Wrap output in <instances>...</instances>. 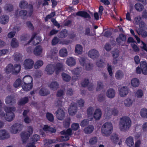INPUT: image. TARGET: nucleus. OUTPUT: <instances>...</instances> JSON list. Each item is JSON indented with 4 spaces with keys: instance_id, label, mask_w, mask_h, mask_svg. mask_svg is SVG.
I'll list each match as a JSON object with an SVG mask.
<instances>
[{
    "instance_id": "obj_34",
    "label": "nucleus",
    "mask_w": 147,
    "mask_h": 147,
    "mask_svg": "<svg viewBox=\"0 0 147 147\" xmlns=\"http://www.w3.org/2000/svg\"><path fill=\"white\" fill-rule=\"evenodd\" d=\"M32 84H26L24 83L22 86V89L25 91H28L31 90L32 87Z\"/></svg>"
},
{
    "instance_id": "obj_45",
    "label": "nucleus",
    "mask_w": 147,
    "mask_h": 147,
    "mask_svg": "<svg viewBox=\"0 0 147 147\" xmlns=\"http://www.w3.org/2000/svg\"><path fill=\"white\" fill-rule=\"evenodd\" d=\"M133 102V100L129 98L126 99L124 101L125 105L127 107H129L131 106L132 105Z\"/></svg>"
},
{
    "instance_id": "obj_8",
    "label": "nucleus",
    "mask_w": 147,
    "mask_h": 147,
    "mask_svg": "<svg viewBox=\"0 0 147 147\" xmlns=\"http://www.w3.org/2000/svg\"><path fill=\"white\" fill-rule=\"evenodd\" d=\"M36 34H34L28 42L24 45V46H26L28 45L29 43L33 40V44L34 45H36L38 44L40 41V38L38 36H35Z\"/></svg>"
},
{
    "instance_id": "obj_18",
    "label": "nucleus",
    "mask_w": 147,
    "mask_h": 147,
    "mask_svg": "<svg viewBox=\"0 0 147 147\" xmlns=\"http://www.w3.org/2000/svg\"><path fill=\"white\" fill-rule=\"evenodd\" d=\"M119 113V111L116 109H108L107 111V115L108 116H110L111 115L114 116H117Z\"/></svg>"
},
{
    "instance_id": "obj_20",
    "label": "nucleus",
    "mask_w": 147,
    "mask_h": 147,
    "mask_svg": "<svg viewBox=\"0 0 147 147\" xmlns=\"http://www.w3.org/2000/svg\"><path fill=\"white\" fill-rule=\"evenodd\" d=\"M76 15L85 18H87L89 19L91 18L90 15L87 12L84 11H79L76 13Z\"/></svg>"
},
{
    "instance_id": "obj_55",
    "label": "nucleus",
    "mask_w": 147,
    "mask_h": 147,
    "mask_svg": "<svg viewBox=\"0 0 147 147\" xmlns=\"http://www.w3.org/2000/svg\"><path fill=\"white\" fill-rule=\"evenodd\" d=\"M70 119L69 117L66 118L63 122V125L66 128H68L70 125Z\"/></svg>"
},
{
    "instance_id": "obj_52",
    "label": "nucleus",
    "mask_w": 147,
    "mask_h": 147,
    "mask_svg": "<svg viewBox=\"0 0 147 147\" xmlns=\"http://www.w3.org/2000/svg\"><path fill=\"white\" fill-rule=\"evenodd\" d=\"M139 28L137 29L138 30H143L144 29H146L147 28V26L143 22H141L139 24Z\"/></svg>"
},
{
    "instance_id": "obj_36",
    "label": "nucleus",
    "mask_w": 147,
    "mask_h": 147,
    "mask_svg": "<svg viewBox=\"0 0 147 147\" xmlns=\"http://www.w3.org/2000/svg\"><path fill=\"white\" fill-rule=\"evenodd\" d=\"M67 35V31L65 29L62 30L58 34V37L61 38H64Z\"/></svg>"
},
{
    "instance_id": "obj_42",
    "label": "nucleus",
    "mask_w": 147,
    "mask_h": 147,
    "mask_svg": "<svg viewBox=\"0 0 147 147\" xmlns=\"http://www.w3.org/2000/svg\"><path fill=\"white\" fill-rule=\"evenodd\" d=\"M61 76L63 80L66 82H69L71 79V77L65 73L62 74Z\"/></svg>"
},
{
    "instance_id": "obj_24",
    "label": "nucleus",
    "mask_w": 147,
    "mask_h": 147,
    "mask_svg": "<svg viewBox=\"0 0 147 147\" xmlns=\"http://www.w3.org/2000/svg\"><path fill=\"white\" fill-rule=\"evenodd\" d=\"M66 62L67 64L70 66H74L76 63L75 59L72 57H70L68 58Z\"/></svg>"
},
{
    "instance_id": "obj_23",
    "label": "nucleus",
    "mask_w": 147,
    "mask_h": 147,
    "mask_svg": "<svg viewBox=\"0 0 147 147\" xmlns=\"http://www.w3.org/2000/svg\"><path fill=\"white\" fill-rule=\"evenodd\" d=\"M125 143L129 147H133L134 146V140L132 137H128L125 141Z\"/></svg>"
},
{
    "instance_id": "obj_38",
    "label": "nucleus",
    "mask_w": 147,
    "mask_h": 147,
    "mask_svg": "<svg viewBox=\"0 0 147 147\" xmlns=\"http://www.w3.org/2000/svg\"><path fill=\"white\" fill-rule=\"evenodd\" d=\"M83 51L82 46L79 44H77L76 46L75 52L78 54H81Z\"/></svg>"
},
{
    "instance_id": "obj_51",
    "label": "nucleus",
    "mask_w": 147,
    "mask_h": 147,
    "mask_svg": "<svg viewBox=\"0 0 147 147\" xmlns=\"http://www.w3.org/2000/svg\"><path fill=\"white\" fill-rule=\"evenodd\" d=\"M135 8L138 11H141L144 8L143 5L140 3H137L135 5Z\"/></svg>"
},
{
    "instance_id": "obj_13",
    "label": "nucleus",
    "mask_w": 147,
    "mask_h": 147,
    "mask_svg": "<svg viewBox=\"0 0 147 147\" xmlns=\"http://www.w3.org/2000/svg\"><path fill=\"white\" fill-rule=\"evenodd\" d=\"M10 135L5 129L0 130V140H4L9 138Z\"/></svg>"
},
{
    "instance_id": "obj_57",
    "label": "nucleus",
    "mask_w": 147,
    "mask_h": 147,
    "mask_svg": "<svg viewBox=\"0 0 147 147\" xmlns=\"http://www.w3.org/2000/svg\"><path fill=\"white\" fill-rule=\"evenodd\" d=\"M104 88V85L103 83L101 82H98L97 84V87L96 88V91H99L102 89Z\"/></svg>"
},
{
    "instance_id": "obj_63",
    "label": "nucleus",
    "mask_w": 147,
    "mask_h": 147,
    "mask_svg": "<svg viewBox=\"0 0 147 147\" xmlns=\"http://www.w3.org/2000/svg\"><path fill=\"white\" fill-rule=\"evenodd\" d=\"M89 123V120L87 119H85L81 121L80 125L82 127H84L88 124Z\"/></svg>"
},
{
    "instance_id": "obj_62",
    "label": "nucleus",
    "mask_w": 147,
    "mask_h": 147,
    "mask_svg": "<svg viewBox=\"0 0 147 147\" xmlns=\"http://www.w3.org/2000/svg\"><path fill=\"white\" fill-rule=\"evenodd\" d=\"M22 57V55L18 53H16L14 56V60L18 61L20 60Z\"/></svg>"
},
{
    "instance_id": "obj_21",
    "label": "nucleus",
    "mask_w": 147,
    "mask_h": 147,
    "mask_svg": "<svg viewBox=\"0 0 147 147\" xmlns=\"http://www.w3.org/2000/svg\"><path fill=\"white\" fill-rule=\"evenodd\" d=\"M102 115L101 110L100 109H96L95 111L93 116L96 120H98L101 118Z\"/></svg>"
},
{
    "instance_id": "obj_35",
    "label": "nucleus",
    "mask_w": 147,
    "mask_h": 147,
    "mask_svg": "<svg viewBox=\"0 0 147 147\" xmlns=\"http://www.w3.org/2000/svg\"><path fill=\"white\" fill-rule=\"evenodd\" d=\"M39 93L40 95L45 96L48 95L49 93V92L47 89L42 88L40 90Z\"/></svg>"
},
{
    "instance_id": "obj_28",
    "label": "nucleus",
    "mask_w": 147,
    "mask_h": 147,
    "mask_svg": "<svg viewBox=\"0 0 147 147\" xmlns=\"http://www.w3.org/2000/svg\"><path fill=\"white\" fill-rule=\"evenodd\" d=\"M15 116L13 113H6L5 118V119L8 121H11L13 120Z\"/></svg>"
},
{
    "instance_id": "obj_7",
    "label": "nucleus",
    "mask_w": 147,
    "mask_h": 147,
    "mask_svg": "<svg viewBox=\"0 0 147 147\" xmlns=\"http://www.w3.org/2000/svg\"><path fill=\"white\" fill-rule=\"evenodd\" d=\"M22 125L18 123H15L13 125L11 128L10 131L13 134H16L19 131L22 130Z\"/></svg>"
},
{
    "instance_id": "obj_29",
    "label": "nucleus",
    "mask_w": 147,
    "mask_h": 147,
    "mask_svg": "<svg viewBox=\"0 0 147 147\" xmlns=\"http://www.w3.org/2000/svg\"><path fill=\"white\" fill-rule=\"evenodd\" d=\"M30 134L27 132H23L21 134L22 141L23 143L26 142L30 136Z\"/></svg>"
},
{
    "instance_id": "obj_53",
    "label": "nucleus",
    "mask_w": 147,
    "mask_h": 147,
    "mask_svg": "<svg viewBox=\"0 0 147 147\" xmlns=\"http://www.w3.org/2000/svg\"><path fill=\"white\" fill-rule=\"evenodd\" d=\"M93 109L92 107H90L88 108L87 111V114L88 116V117H91L92 119L93 116Z\"/></svg>"
},
{
    "instance_id": "obj_59",
    "label": "nucleus",
    "mask_w": 147,
    "mask_h": 147,
    "mask_svg": "<svg viewBox=\"0 0 147 147\" xmlns=\"http://www.w3.org/2000/svg\"><path fill=\"white\" fill-rule=\"evenodd\" d=\"M46 117L47 119L51 122L53 121L54 120V117L53 115L49 113H47Z\"/></svg>"
},
{
    "instance_id": "obj_64",
    "label": "nucleus",
    "mask_w": 147,
    "mask_h": 147,
    "mask_svg": "<svg viewBox=\"0 0 147 147\" xmlns=\"http://www.w3.org/2000/svg\"><path fill=\"white\" fill-rule=\"evenodd\" d=\"M135 95L138 98H141L143 95L142 91L141 90H138L136 92Z\"/></svg>"
},
{
    "instance_id": "obj_30",
    "label": "nucleus",
    "mask_w": 147,
    "mask_h": 147,
    "mask_svg": "<svg viewBox=\"0 0 147 147\" xmlns=\"http://www.w3.org/2000/svg\"><path fill=\"white\" fill-rule=\"evenodd\" d=\"M94 129V127L92 125H89L84 129L85 133L88 134L91 133Z\"/></svg>"
},
{
    "instance_id": "obj_49",
    "label": "nucleus",
    "mask_w": 147,
    "mask_h": 147,
    "mask_svg": "<svg viewBox=\"0 0 147 147\" xmlns=\"http://www.w3.org/2000/svg\"><path fill=\"white\" fill-rule=\"evenodd\" d=\"M111 140L114 143H116L119 140L118 135L116 134H113L111 137Z\"/></svg>"
},
{
    "instance_id": "obj_54",
    "label": "nucleus",
    "mask_w": 147,
    "mask_h": 147,
    "mask_svg": "<svg viewBox=\"0 0 147 147\" xmlns=\"http://www.w3.org/2000/svg\"><path fill=\"white\" fill-rule=\"evenodd\" d=\"M59 54L61 56L64 57L67 55V51L65 49H62L59 51Z\"/></svg>"
},
{
    "instance_id": "obj_16",
    "label": "nucleus",
    "mask_w": 147,
    "mask_h": 147,
    "mask_svg": "<svg viewBox=\"0 0 147 147\" xmlns=\"http://www.w3.org/2000/svg\"><path fill=\"white\" fill-rule=\"evenodd\" d=\"M140 66L142 69V74L145 75H147V63L146 61H142L140 63Z\"/></svg>"
},
{
    "instance_id": "obj_27",
    "label": "nucleus",
    "mask_w": 147,
    "mask_h": 147,
    "mask_svg": "<svg viewBox=\"0 0 147 147\" xmlns=\"http://www.w3.org/2000/svg\"><path fill=\"white\" fill-rule=\"evenodd\" d=\"M21 69V65L18 64H16L13 66V74L17 75L18 74L20 71Z\"/></svg>"
},
{
    "instance_id": "obj_47",
    "label": "nucleus",
    "mask_w": 147,
    "mask_h": 147,
    "mask_svg": "<svg viewBox=\"0 0 147 147\" xmlns=\"http://www.w3.org/2000/svg\"><path fill=\"white\" fill-rule=\"evenodd\" d=\"M141 116L144 118H147V109L145 108L142 109L140 112Z\"/></svg>"
},
{
    "instance_id": "obj_43",
    "label": "nucleus",
    "mask_w": 147,
    "mask_h": 147,
    "mask_svg": "<svg viewBox=\"0 0 147 147\" xmlns=\"http://www.w3.org/2000/svg\"><path fill=\"white\" fill-rule=\"evenodd\" d=\"M136 31L139 35H141L142 37L145 38L147 36V32L144 30H138L137 29Z\"/></svg>"
},
{
    "instance_id": "obj_25",
    "label": "nucleus",
    "mask_w": 147,
    "mask_h": 147,
    "mask_svg": "<svg viewBox=\"0 0 147 147\" xmlns=\"http://www.w3.org/2000/svg\"><path fill=\"white\" fill-rule=\"evenodd\" d=\"M44 131L46 132L55 133L56 130L55 129L47 125H45L43 128Z\"/></svg>"
},
{
    "instance_id": "obj_19",
    "label": "nucleus",
    "mask_w": 147,
    "mask_h": 147,
    "mask_svg": "<svg viewBox=\"0 0 147 147\" xmlns=\"http://www.w3.org/2000/svg\"><path fill=\"white\" fill-rule=\"evenodd\" d=\"M45 70L47 74H52L55 71L54 66L53 64H49L47 66Z\"/></svg>"
},
{
    "instance_id": "obj_61",
    "label": "nucleus",
    "mask_w": 147,
    "mask_h": 147,
    "mask_svg": "<svg viewBox=\"0 0 147 147\" xmlns=\"http://www.w3.org/2000/svg\"><path fill=\"white\" fill-rule=\"evenodd\" d=\"M29 38V37L27 34H24L21 36L20 39L21 41H26Z\"/></svg>"
},
{
    "instance_id": "obj_48",
    "label": "nucleus",
    "mask_w": 147,
    "mask_h": 147,
    "mask_svg": "<svg viewBox=\"0 0 147 147\" xmlns=\"http://www.w3.org/2000/svg\"><path fill=\"white\" fill-rule=\"evenodd\" d=\"M13 66L11 64H8L6 67L5 69L6 72L7 74H9L11 72L13 73Z\"/></svg>"
},
{
    "instance_id": "obj_56",
    "label": "nucleus",
    "mask_w": 147,
    "mask_h": 147,
    "mask_svg": "<svg viewBox=\"0 0 147 147\" xmlns=\"http://www.w3.org/2000/svg\"><path fill=\"white\" fill-rule=\"evenodd\" d=\"M21 83V80L19 78L14 83L13 86L15 88H18L20 86Z\"/></svg>"
},
{
    "instance_id": "obj_2",
    "label": "nucleus",
    "mask_w": 147,
    "mask_h": 147,
    "mask_svg": "<svg viewBox=\"0 0 147 147\" xmlns=\"http://www.w3.org/2000/svg\"><path fill=\"white\" fill-rule=\"evenodd\" d=\"M113 127L112 124L109 122H107L103 125L101 127V132L104 136H108L112 133Z\"/></svg>"
},
{
    "instance_id": "obj_40",
    "label": "nucleus",
    "mask_w": 147,
    "mask_h": 147,
    "mask_svg": "<svg viewBox=\"0 0 147 147\" xmlns=\"http://www.w3.org/2000/svg\"><path fill=\"white\" fill-rule=\"evenodd\" d=\"M131 85L134 87H138L139 85V82L138 80L136 78L132 80L131 81Z\"/></svg>"
},
{
    "instance_id": "obj_15",
    "label": "nucleus",
    "mask_w": 147,
    "mask_h": 147,
    "mask_svg": "<svg viewBox=\"0 0 147 147\" xmlns=\"http://www.w3.org/2000/svg\"><path fill=\"white\" fill-rule=\"evenodd\" d=\"M40 139L39 135L36 134L33 136L32 138V142L28 144L27 147H36L34 146V143L38 141Z\"/></svg>"
},
{
    "instance_id": "obj_46",
    "label": "nucleus",
    "mask_w": 147,
    "mask_h": 147,
    "mask_svg": "<svg viewBox=\"0 0 147 147\" xmlns=\"http://www.w3.org/2000/svg\"><path fill=\"white\" fill-rule=\"evenodd\" d=\"M19 43L17 40L15 38H13L11 40V45L14 48L17 47H18Z\"/></svg>"
},
{
    "instance_id": "obj_31",
    "label": "nucleus",
    "mask_w": 147,
    "mask_h": 147,
    "mask_svg": "<svg viewBox=\"0 0 147 147\" xmlns=\"http://www.w3.org/2000/svg\"><path fill=\"white\" fill-rule=\"evenodd\" d=\"M24 83L26 84H32V77L29 76H25L23 79Z\"/></svg>"
},
{
    "instance_id": "obj_41",
    "label": "nucleus",
    "mask_w": 147,
    "mask_h": 147,
    "mask_svg": "<svg viewBox=\"0 0 147 147\" xmlns=\"http://www.w3.org/2000/svg\"><path fill=\"white\" fill-rule=\"evenodd\" d=\"M28 101L29 99L28 97H24L20 99L19 102V103L20 105H23L28 103Z\"/></svg>"
},
{
    "instance_id": "obj_9",
    "label": "nucleus",
    "mask_w": 147,
    "mask_h": 147,
    "mask_svg": "<svg viewBox=\"0 0 147 147\" xmlns=\"http://www.w3.org/2000/svg\"><path fill=\"white\" fill-rule=\"evenodd\" d=\"M88 55L89 57L92 59L97 58L99 56V53L98 51L95 49H92L90 50L88 52Z\"/></svg>"
},
{
    "instance_id": "obj_50",
    "label": "nucleus",
    "mask_w": 147,
    "mask_h": 147,
    "mask_svg": "<svg viewBox=\"0 0 147 147\" xmlns=\"http://www.w3.org/2000/svg\"><path fill=\"white\" fill-rule=\"evenodd\" d=\"M13 5L10 4H6L4 7L5 10L7 12H10L13 10Z\"/></svg>"
},
{
    "instance_id": "obj_10",
    "label": "nucleus",
    "mask_w": 147,
    "mask_h": 147,
    "mask_svg": "<svg viewBox=\"0 0 147 147\" xmlns=\"http://www.w3.org/2000/svg\"><path fill=\"white\" fill-rule=\"evenodd\" d=\"M77 106L76 104L75 103H71L68 109V112L69 114L71 115H74L76 112Z\"/></svg>"
},
{
    "instance_id": "obj_60",
    "label": "nucleus",
    "mask_w": 147,
    "mask_h": 147,
    "mask_svg": "<svg viewBox=\"0 0 147 147\" xmlns=\"http://www.w3.org/2000/svg\"><path fill=\"white\" fill-rule=\"evenodd\" d=\"M119 51L117 49H116L112 52L113 57V58L116 59L119 55Z\"/></svg>"
},
{
    "instance_id": "obj_22",
    "label": "nucleus",
    "mask_w": 147,
    "mask_h": 147,
    "mask_svg": "<svg viewBox=\"0 0 147 147\" xmlns=\"http://www.w3.org/2000/svg\"><path fill=\"white\" fill-rule=\"evenodd\" d=\"M29 10H28V11L24 10H22L20 11L19 12L20 16L24 19L27 18L28 16L30 17L32 15L29 16Z\"/></svg>"
},
{
    "instance_id": "obj_4",
    "label": "nucleus",
    "mask_w": 147,
    "mask_h": 147,
    "mask_svg": "<svg viewBox=\"0 0 147 147\" xmlns=\"http://www.w3.org/2000/svg\"><path fill=\"white\" fill-rule=\"evenodd\" d=\"M34 64V62L32 59H27L24 61L23 65L26 69H30L33 68Z\"/></svg>"
},
{
    "instance_id": "obj_26",
    "label": "nucleus",
    "mask_w": 147,
    "mask_h": 147,
    "mask_svg": "<svg viewBox=\"0 0 147 147\" xmlns=\"http://www.w3.org/2000/svg\"><path fill=\"white\" fill-rule=\"evenodd\" d=\"M42 52V48L40 45L37 46L34 49V54L36 55H39L41 54Z\"/></svg>"
},
{
    "instance_id": "obj_32",
    "label": "nucleus",
    "mask_w": 147,
    "mask_h": 147,
    "mask_svg": "<svg viewBox=\"0 0 147 147\" xmlns=\"http://www.w3.org/2000/svg\"><path fill=\"white\" fill-rule=\"evenodd\" d=\"M9 20V17L6 15H4L1 16L0 20V23L2 24L7 23Z\"/></svg>"
},
{
    "instance_id": "obj_37",
    "label": "nucleus",
    "mask_w": 147,
    "mask_h": 147,
    "mask_svg": "<svg viewBox=\"0 0 147 147\" xmlns=\"http://www.w3.org/2000/svg\"><path fill=\"white\" fill-rule=\"evenodd\" d=\"M4 109L6 113H13V112L16 110V108L14 107H8L5 106L4 107Z\"/></svg>"
},
{
    "instance_id": "obj_5",
    "label": "nucleus",
    "mask_w": 147,
    "mask_h": 147,
    "mask_svg": "<svg viewBox=\"0 0 147 147\" xmlns=\"http://www.w3.org/2000/svg\"><path fill=\"white\" fill-rule=\"evenodd\" d=\"M61 134L63 136H61L62 140L67 141L69 139V136L71 134V130L70 129H68L67 130H64L61 132Z\"/></svg>"
},
{
    "instance_id": "obj_39",
    "label": "nucleus",
    "mask_w": 147,
    "mask_h": 147,
    "mask_svg": "<svg viewBox=\"0 0 147 147\" xmlns=\"http://www.w3.org/2000/svg\"><path fill=\"white\" fill-rule=\"evenodd\" d=\"M124 74L122 71L120 70H118L116 73L115 77L117 79H122L123 77Z\"/></svg>"
},
{
    "instance_id": "obj_14",
    "label": "nucleus",
    "mask_w": 147,
    "mask_h": 147,
    "mask_svg": "<svg viewBox=\"0 0 147 147\" xmlns=\"http://www.w3.org/2000/svg\"><path fill=\"white\" fill-rule=\"evenodd\" d=\"M56 117L59 120H62L64 118L65 113L63 109L59 108L56 111Z\"/></svg>"
},
{
    "instance_id": "obj_17",
    "label": "nucleus",
    "mask_w": 147,
    "mask_h": 147,
    "mask_svg": "<svg viewBox=\"0 0 147 147\" xmlns=\"http://www.w3.org/2000/svg\"><path fill=\"white\" fill-rule=\"evenodd\" d=\"M115 91L113 88H109L106 91V95L109 98H113L115 96Z\"/></svg>"
},
{
    "instance_id": "obj_33",
    "label": "nucleus",
    "mask_w": 147,
    "mask_h": 147,
    "mask_svg": "<svg viewBox=\"0 0 147 147\" xmlns=\"http://www.w3.org/2000/svg\"><path fill=\"white\" fill-rule=\"evenodd\" d=\"M59 84L55 81H53L51 82L49 85L50 88L53 90H56L59 87Z\"/></svg>"
},
{
    "instance_id": "obj_58",
    "label": "nucleus",
    "mask_w": 147,
    "mask_h": 147,
    "mask_svg": "<svg viewBox=\"0 0 147 147\" xmlns=\"http://www.w3.org/2000/svg\"><path fill=\"white\" fill-rule=\"evenodd\" d=\"M60 39L56 36L54 37L52 40V45H55L58 43L59 42Z\"/></svg>"
},
{
    "instance_id": "obj_3",
    "label": "nucleus",
    "mask_w": 147,
    "mask_h": 147,
    "mask_svg": "<svg viewBox=\"0 0 147 147\" xmlns=\"http://www.w3.org/2000/svg\"><path fill=\"white\" fill-rule=\"evenodd\" d=\"M19 7L22 9L27 8L29 10V16L32 15L33 11V6L30 4H28V3L26 1L22 0L21 1L19 4Z\"/></svg>"
},
{
    "instance_id": "obj_12",
    "label": "nucleus",
    "mask_w": 147,
    "mask_h": 147,
    "mask_svg": "<svg viewBox=\"0 0 147 147\" xmlns=\"http://www.w3.org/2000/svg\"><path fill=\"white\" fill-rule=\"evenodd\" d=\"M55 70V73L57 74L61 71H63L64 69V67L63 64L62 63H58L54 66Z\"/></svg>"
},
{
    "instance_id": "obj_11",
    "label": "nucleus",
    "mask_w": 147,
    "mask_h": 147,
    "mask_svg": "<svg viewBox=\"0 0 147 147\" xmlns=\"http://www.w3.org/2000/svg\"><path fill=\"white\" fill-rule=\"evenodd\" d=\"M119 94L121 97H125L128 93V89L127 86H124L119 89Z\"/></svg>"
},
{
    "instance_id": "obj_1",
    "label": "nucleus",
    "mask_w": 147,
    "mask_h": 147,
    "mask_svg": "<svg viewBox=\"0 0 147 147\" xmlns=\"http://www.w3.org/2000/svg\"><path fill=\"white\" fill-rule=\"evenodd\" d=\"M131 125V121L128 117L124 116L120 118L119 122V128L121 131H127Z\"/></svg>"
},
{
    "instance_id": "obj_6",
    "label": "nucleus",
    "mask_w": 147,
    "mask_h": 147,
    "mask_svg": "<svg viewBox=\"0 0 147 147\" xmlns=\"http://www.w3.org/2000/svg\"><path fill=\"white\" fill-rule=\"evenodd\" d=\"M5 102L7 104L13 105L16 102L15 96L13 94L8 96L5 98Z\"/></svg>"
},
{
    "instance_id": "obj_44",
    "label": "nucleus",
    "mask_w": 147,
    "mask_h": 147,
    "mask_svg": "<svg viewBox=\"0 0 147 147\" xmlns=\"http://www.w3.org/2000/svg\"><path fill=\"white\" fill-rule=\"evenodd\" d=\"M43 64L42 61L39 60L37 61L34 64V68L36 69H38Z\"/></svg>"
}]
</instances>
